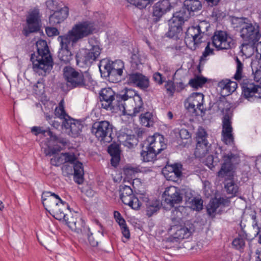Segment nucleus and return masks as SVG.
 Returning a JSON list of instances; mask_svg holds the SVG:
<instances>
[{
    "label": "nucleus",
    "instance_id": "a18cd8bd",
    "mask_svg": "<svg viewBox=\"0 0 261 261\" xmlns=\"http://www.w3.org/2000/svg\"><path fill=\"white\" fill-rule=\"evenodd\" d=\"M55 114L57 117L62 119L63 121L70 117L66 114L64 110V108L63 105V101H61L59 103V106L56 108L55 110Z\"/></svg>",
    "mask_w": 261,
    "mask_h": 261
},
{
    "label": "nucleus",
    "instance_id": "a878e982",
    "mask_svg": "<svg viewBox=\"0 0 261 261\" xmlns=\"http://www.w3.org/2000/svg\"><path fill=\"white\" fill-rule=\"evenodd\" d=\"M74 169V180L78 184H81L84 181V167L83 164L77 161L73 164Z\"/></svg>",
    "mask_w": 261,
    "mask_h": 261
},
{
    "label": "nucleus",
    "instance_id": "052dcab7",
    "mask_svg": "<svg viewBox=\"0 0 261 261\" xmlns=\"http://www.w3.org/2000/svg\"><path fill=\"white\" fill-rule=\"evenodd\" d=\"M114 216L116 221L119 224L120 226L122 225L125 224L126 222L125 220L121 216L120 213L118 211H115L114 212Z\"/></svg>",
    "mask_w": 261,
    "mask_h": 261
},
{
    "label": "nucleus",
    "instance_id": "1a4fd4ad",
    "mask_svg": "<svg viewBox=\"0 0 261 261\" xmlns=\"http://www.w3.org/2000/svg\"><path fill=\"white\" fill-rule=\"evenodd\" d=\"M100 100L101 102V107L107 110H112L115 108L116 106L119 107L121 110V107L125 110V108L123 103L118 105L115 103V92L111 88H106L102 89L99 93Z\"/></svg>",
    "mask_w": 261,
    "mask_h": 261
},
{
    "label": "nucleus",
    "instance_id": "c03bdc74",
    "mask_svg": "<svg viewBox=\"0 0 261 261\" xmlns=\"http://www.w3.org/2000/svg\"><path fill=\"white\" fill-rule=\"evenodd\" d=\"M140 119L142 124L146 127H149L153 125V116L151 113L146 112L141 115Z\"/></svg>",
    "mask_w": 261,
    "mask_h": 261
},
{
    "label": "nucleus",
    "instance_id": "f03ea898",
    "mask_svg": "<svg viewBox=\"0 0 261 261\" xmlns=\"http://www.w3.org/2000/svg\"><path fill=\"white\" fill-rule=\"evenodd\" d=\"M36 47L37 55L33 54L31 57L33 69L39 75L45 76L53 68V59L45 41H38L36 42Z\"/></svg>",
    "mask_w": 261,
    "mask_h": 261
},
{
    "label": "nucleus",
    "instance_id": "dca6fc26",
    "mask_svg": "<svg viewBox=\"0 0 261 261\" xmlns=\"http://www.w3.org/2000/svg\"><path fill=\"white\" fill-rule=\"evenodd\" d=\"M222 140L227 145L233 143L234 138L232 135V127L230 117L225 115L222 119Z\"/></svg>",
    "mask_w": 261,
    "mask_h": 261
},
{
    "label": "nucleus",
    "instance_id": "6e6552de",
    "mask_svg": "<svg viewBox=\"0 0 261 261\" xmlns=\"http://www.w3.org/2000/svg\"><path fill=\"white\" fill-rule=\"evenodd\" d=\"M48 135L50 137L48 148L44 150L46 155L51 156L69 146V142L68 140L63 138L58 137L54 135L52 132L48 131Z\"/></svg>",
    "mask_w": 261,
    "mask_h": 261
},
{
    "label": "nucleus",
    "instance_id": "b1692460",
    "mask_svg": "<svg viewBox=\"0 0 261 261\" xmlns=\"http://www.w3.org/2000/svg\"><path fill=\"white\" fill-rule=\"evenodd\" d=\"M68 15L67 7H64L57 11L51 15L49 18V22L51 25H56L63 21Z\"/></svg>",
    "mask_w": 261,
    "mask_h": 261
},
{
    "label": "nucleus",
    "instance_id": "4be33fe9",
    "mask_svg": "<svg viewBox=\"0 0 261 261\" xmlns=\"http://www.w3.org/2000/svg\"><path fill=\"white\" fill-rule=\"evenodd\" d=\"M218 87L220 89L221 95L226 96L229 95L236 90L238 84L236 82L225 79L219 82Z\"/></svg>",
    "mask_w": 261,
    "mask_h": 261
},
{
    "label": "nucleus",
    "instance_id": "a19ab883",
    "mask_svg": "<svg viewBox=\"0 0 261 261\" xmlns=\"http://www.w3.org/2000/svg\"><path fill=\"white\" fill-rule=\"evenodd\" d=\"M146 150H143L141 153V156L143 162H153L156 160L157 154L147 146Z\"/></svg>",
    "mask_w": 261,
    "mask_h": 261
},
{
    "label": "nucleus",
    "instance_id": "f704fd0d",
    "mask_svg": "<svg viewBox=\"0 0 261 261\" xmlns=\"http://www.w3.org/2000/svg\"><path fill=\"white\" fill-rule=\"evenodd\" d=\"M204 95L201 93H193L188 98V101L195 105L196 108L201 111L202 109Z\"/></svg>",
    "mask_w": 261,
    "mask_h": 261
},
{
    "label": "nucleus",
    "instance_id": "13d9d810",
    "mask_svg": "<svg viewBox=\"0 0 261 261\" xmlns=\"http://www.w3.org/2000/svg\"><path fill=\"white\" fill-rule=\"evenodd\" d=\"M49 131H50L49 130ZM48 130H46L43 129L41 126H33L31 128V132L33 133L35 136H38L39 134L44 135L45 133H48Z\"/></svg>",
    "mask_w": 261,
    "mask_h": 261
},
{
    "label": "nucleus",
    "instance_id": "0e129e2a",
    "mask_svg": "<svg viewBox=\"0 0 261 261\" xmlns=\"http://www.w3.org/2000/svg\"><path fill=\"white\" fill-rule=\"evenodd\" d=\"M153 79L154 81L159 85H162L164 82L163 76L160 73L158 72H155L153 74Z\"/></svg>",
    "mask_w": 261,
    "mask_h": 261
},
{
    "label": "nucleus",
    "instance_id": "2f4dec72",
    "mask_svg": "<svg viewBox=\"0 0 261 261\" xmlns=\"http://www.w3.org/2000/svg\"><path fill=\"white\" fill-rule=\"evenodd\" d=\"M226 199L223 197L211 200L207 206V212L210 215H213L220 204H224Z\"/></svg>",
    "mask_w": 261,
    "mask_h": 261
},
{
    "label": "nucleus",
    "instance_id": "cd10ccee",
    "mask_svg": "<svg viewBox=\"0 0 261 261\" xmlns=\"http://www.w3.org/2000/svg\"><path fill=\"white\" fill-rule=\"evenodd\" d=\"M182 166L179 164H174L171 166H167L165 167L162 170L163 174L166 177H171L172 175L169 176L168 172L171 174H174L176 177H179L181 174Z\"/></svg>",
    "mask_w": 261,
    "mask_h": 261
},
{
    "label": "nucleus",
    "instance_id": "5701e85b",
    "mask_svg": "<svg viewBox=\"0 0 261 261\" xmlns=\"http://www.w3.org/2000/svg\"><path fill=\"white\" fill-rule=\"evenodd\" d=\"M96 60L95 55H93L92 57L84 49L80 50L76 55V64L80 67H83L84 65L89 66Z\"/></svg>",
    "mask_w": 261,
    "mask_h": 261
},
{
    "label": "nucleus",
    "instance_id": "3c124183",
    "mask_svg": "<svg viewBox=\"0 0 261 261\" xmlns=\"http://www.w3.org/2000/svg\"><path fill=\"white\" fill-rule=\"evenodd\" d=\"M207 134L206 130L202 127H199L196 134V142H204L207 141Z\"/></svg>",
    "mask_w": 261,
    "mask_h": 261
},
{
    "label": "nucleus",
    "instance_id": "aec40b11",
    "mask_svg": "<svg viewBox=\"0 0 261 261\" xmlns=\"http://www.w3.org/2000/svg\"><path fill=\"white\" fill-rule=\"evenodd\" d=\"M147 141L149 143L147 147L157 154L166 148V144L165 143L164 138L162 135L150 136L147 138Z\"/></svg>",
    "mask_w": 261,
    "mask_h": 261
},
{
    "label": "nucleus",
    "instance_id": "774afa93",
    "mask_svg": "<svg viewBox=\"0 0 261 261\" xmlns=\"http://www.w3.org/2000/svg\"><path fill=\"white\" fill-rule=\"evenodd\" d=\"M44 88V85L41 82H38L33 87L34 90L36 93H41L43 89Z\"/></svg>",
    "mask_w": 261,
    "mask_h": 261
},
{
    "label": "nucleus",
    "instance_id": "c85d7f7f",
    "mask_svg": "<svg viewBox=\"0 0 261 261\" xmlns=\"http://www.w3.org/2000/svg\"><path fill=\"white\" fill-rule=\"evenodd\" d=\"M258 41H244V43L241 46V52L243 55L245 56L246 58H249L252 56L255 50V44Z\"/></svg>",
    "mask_w": 261,
    "mask_h": 261
},
{
    "label": "nucleus",
    "instance_id": "49530a36",
    "mask_svg": "<svg viewBox=\"0 0 261 261\" xmlns=\"http://www.w3.org/2000/svg\"><path fill=\"white\" fill-rule=\"evenodd\" d=\"M135 107L134 108L133 116H136L138 113L143 110V102L141 96H136L135 98Z\"/></svg>",
    "mask_w": 261,
    "mask_h": 261
},
{
    "label": "nucleus",
    "instance_id": "5fc2aeb1",
    "mask_svg": "<svg viewBox=\"0 0 261 261\" xmlns=\"http://www.w3.org/2000/svg\"><path fill=\"white\" fill-rule=\"evenodd\" d=\"M86 52L91 56L95 55V59H97L101 53V48L98 44L93 45L89 49H85Z\"/></svg>",
    "mask_w": 261,
    "mask_h": 261
},
{
    "label": "nucleus",
    "instance_id": "8fccbe9b",
    "mask_svg": "<svg viewBox=\"0 0 261 261\" xmlns=\"http://www.w3.org/2000/svg\"><path fill=\"white\" fill-rule=\"evenodd\" d=\"M154 0H127V1L137 7L139 9H142L145 8L147 5L150 3H152Z\"/></svg>",
    "mask_w": 261,
    "mask_h": 261
},
{
    "label": "nucleus",
    "instance_id": "4468645a",
    "mask_svg": "<svg viewBox=\"0 0 261 261\" xmlns=\"http://www.w3.org/2000/svg\"><path fill=\"white\" fill-rule=\"evenodd\" d=\"M41 15L38 9L31 10L27 18L28 26L23 29V34L28 36L30 33L37 32L40 29Z\"/></svg>",
    "mask_w": 261,
    "mask_h": 261
},
{
    "label": "nucleus",
    "instance_id": "c756f323",
    "mask_svg": "<svg viewBox=\"0 0 261 261\" xmlns=\"http://www.w3.org/2000/svg\"><path fill=\"white\" fill-rule=\"evenodd\" d=\"M144 201L146 202V213L149 217L152 216L160 208V202L159 200L150 201L147 197H145Z\"/></svg>",
    "mask_w": 261,
    "mask_h": 261
},
{
    "label": "nucleus",
    "instance_id": "4c0bfd02",
    "mask_svg": "<svg viewBox=\"0 0 261 261\" xmlns=\"http://www.w3.org/2000/svg\"><path fill=\"white\" fill-rule=\"evenodd\" d=\"M190 12H186L184 8L178 12H176L173 14L172 20L173 22L177 21L183 23L185 21H187L190 17Z\"/></svg>",
    "mask_w": 261,
    "mask_h": 261
},
{
    "label": "nucleus",
    "instance_id": "ddd939ff",
    "mask_svg": "<svg viewBox=\"0 0 261 261\" xmlns=\"http://www.w3.org/2000/svg\"><path fill=\"white\" fill-rule=\"evenodd\" d=\"M240 34L244 41H258L261 37L259 25L255 23H252L250 20L240 29Z\"/></svg>",
    "mask_w": 261,
    "mask_h": 261
},
{
    "label": "nucleus",
    "instance_id": "680f3d73",
    "mask_svg": "<svg viewBox=\"0 0 261 261\" xmlns=\"http://www.w3.org/2000/svg\"><path fill=\"white\" fill-rule=\"evenodd\" d=\"M232 245L237 249H241L245 244V242L242 238H236L232 241Z\"/></svg>",
    "mask_w": 261,
    "mask_h": 261
},
{
    "label": "nucleus",
    "instance_id": "412c9836",
    "mask_svg": "<svg viewBox=\"0 0 261 261\" xmlns=\"http://www.w3.org/2000/svg\"><path fill=\"white\" fill-rule=\"evenodd\" d=\"M172 8L168 0H163L156 3L153 7V16L155 21H158L162 16L169 11Z\"/></svg>",
    "mask_w": 261,
    "mask_h": 261
},
{
    "label": "nucleus",
    "instance_id": "79ce46f5",
    "mask_svg": "<svg viewBox=\"0 0 261 261\" xmlns=\"http://www.w3.org/2000/svg\"><path fill=\"white\" fill-rule=\"evenodd\" d=\"M249 19L245 17H232L231 18V22L234 28H239L240 29L244 28L247 23L249 21Z\"/></svg>",
    "mask_w": 261,
    "mask_h": 261
},
{
    "label": "nucleus",
    "instance_id": "39448f33",
    "mask_svg": "<svg viewBox=\"0 0 261 261\" xmlns=\"http://www.w3.org/2000/svg\"><path fill=\"white\" fill-rule=\"evenodd\" d=\"M91 132L101 143H110L113 140V126L108 121L95 122L92 124Z\"/></svg>",
    "mask_w": 261,
    "mask_h": 261
},
{
    "label": "nucleus",
    "instance_id": "6ab92c4d",
    "mask_svg": "<svg viewBox=\"0 0 261 261\" xmlns=\"http://www.w3.org/2000/svg\"><path fill=\"white\" fill-rule=\"evenodd\" d=\"M241 84L242 88V95L248 100H252L253 99V95L256 90L257 85H255L252 80L243 77V79L238 81Z\"/></svg>",
    "mask_w": 261,
    "mask_h": 261
},
{
    "label": "nucleus",
    "instance_id": "864d4df0",
    "mask_svg": "<svg viewBox=\"0 0 261 261\" xmlns=\"http://www.w3.org/2000/svg\"><path fill=\"white\" fill-rule=\"evenodd\" d=\"M64 154L65 164L69 163L73 165L77 161V156L74 152L69 151L65 152Z\"/></svg>",
    "mask_w": 261,
    "mask_h": 261
},
{
    "label": "nucleus",
    "instance_id": "f257e3e1",
    "mask_svg": "<svg viewBox=\"0 0 261 261\" xmlns=\"http://www.w3.org/2000/svg\"><path fill=\"white\" fill-rule=\"evenodd\" d=\"M93 24L89 21H84L74 25L67 34L60 36L58 39L60 42L61 48L58 53V58L64 63H69L73 56L68 46L72 45L80 39L92 34Z\"/></svg>",
    "mask_w": 261,
    "mask_h": 261
},
{
    "label": "nucleus",
    "instance_id": "473e14b6",
    "mask_svg": "<svg viewBox=\"0 0 261 261\" xmlns=\"http://www.w3.org/2000/svg\"><path fill=\"white\" fill-rule=\"evenodd\" d=\"M182 23L177 21L173 22V20H169V31L167 35L169 37H173L180 33L182 31L181 25Z\"/></svg>",
    "mask_w": 261,
    "mask_h": 261
},
{
    "label": "nucleus",
    "instance_id": "423d86ee",
    "mask_svg": "<svg viewBox=\"0 0 261 261\" xmlns=\"http://www.w3.org/2000/svg\"><path fill=\"white\" fill-rule=\"evenodd\" d=\"M64 77L67 82V85L72 88L85 87L87 86V76L86 73L81 70L66 66L63 70Z\"/></svg>",
    "mask_w": 261,
    "mask_h": 261
},
{
    "label": "nucleus",
    "instance_id": "7ed1b4c3",
    "mask_svg": "<svg viewBox=\"0 0 261 261\" xmlns=\"http://www.w3.org/2000/svg\"><path fill=\"white\" fill-rule=\"evenodd\" d=\"M42 202L46 210L55 219L59 220L65 219L68 204L63 201L59 196L50 192H43L41 196Z\"/></svg>",
    "mask_w": 261,
    "mask_h": 261
},
{
    "label": "nucleus",
    "instance_id": "69168bd1",
    "mask_svg": "<svg viewBox=\"0 0 261 261\" xmlns=\"http://www.w3.org/2000/svg\"><path fill=\"white\" fill-rule=\"evenodd\" d=\"M46 34L49 37L56 36L59 34L58 30L55 28L47 27L45 29Z\"/></svg>",
    "mask_w": 261,
    "mask_h": 261
},
{
    "label": "nucleus",
    "instance_id": "f3484780",
    "mask_svg": "<svg viewBox=\"0 0 261 261\" xmlns=\"http://www.w3.org/2000/svg\"><path fill=\"white\" fill-rule=\"evenodd\" d=\"M165 201L170 206H173L174 204H178L181 202L182 193L177 187L170 186L166 189L164 192Z\"/></svg>",
    "mask_w": 261,
    "mask_h": 261
},
{
    "label": "nucleus",
    "instance_id": "7c9ffc66",
    "mask_svg": "<svg viewBox=\"0 0 261 261\" xmlns=\"http://www.w3.org/2000/svg\"><path fill=\"white\" fill-rule=\"evenodd\" d=\"M112 62L103 59L100 61L98 65L99 71L105 77H111Z\"/></svg>",
    "mask_w": 261,
    "mask_h": 261
},
{
    "label": "nucleus",
    "instance_id": "f8f14e48",
    "mask_svg": "<svg viewBox=\"0 0 261 261\" xmlns=\"http://www.w3.org/2000/svg\"><path fill=\"white\" fill-rule=\"evenodd\" d=\"M212 40L213 45L218 50L229 49L233 45L232 39L225 31H216Z\"/></svg>",
    "mask_w": 261,
    "mask_h": 261
},
{
    "label": "nucleus",
    "instance_id": "e2e57ef3",
    "mask_svg": "<svg viewBox=\"0 0 261 261\" xmlns=\"http://www.w3.org/2000/svg\"><path fill=\"white\" fill-rule=\"evenodd\" d=\"M125 92L126 93L127 97L133 98L135 101V98L136 96H140V95L135 90L132 89L125 88Z\"/></svg>",
    "mask_w": 261,
    "mask_h": 261
},
{
    "label": "nucleus",
    "instance_id": "37998d69",
    "mask_svg": "<svg viewBox=\"0 0 261 261\" xmlns=\"http://www.w3.org/2000/svg\"><path fill=\"white\" fill-rule=\"evenodd\" d=\"M207 79L202 76H196L189 81V84L193 88L198 89L202 87L206 82Z\"/></svg>",
    "mask_w": 261,
    "mask_h": 261
},
{
    "label": "nucleus",
    "instance_id": "bb28decb",
    "mask_svg": "<svg viewBox=\"0 0 261 261\" xmlns=\"http://www.w3.org/2000/svg\"><path fill=\"white\" fill-rule=\"evenodd\" d=\"M211 145L208 141L196 142V146L195 151V155L197 158H202L209 151Z\"/></svg>",
    "mask_w": 261,
    "mask_h": 261
},
{
    "label": "nucleus",
    "instance_id": "72a5a7b5",
    "mask_svg": "<svg viewBox=\"0 0 261 261\" xmlns=\"http://www.w3.org/2000/svg\"><path fill=\"white\" fill-rule=\"evenodd\" d=\"M71 230L83 234L89 231V228L86 227L84 221L80 216L76 220V223L72 225Z\"/></svg>",
    "mask_w": 261,
    "mask_h": 261
},
{
    "label": "nucleus",
    "instance_id": "0eeeda50",
    "mask_svg": "<svg viewBox=\"0 0 261 261\" xmlns=\"http://www.w3.org/2000/svg\"><path fill=\"white\" fill-rule=\"evenodd\" d=\"M222 158L223 163L221 170L218 172V176L222 177L230 176L236 165L240 163V156L237 152L229 151L227 153H224Z\"/></svg>",
    "mask_w": 261,
    "mask_h": 261
},
{
    "label": "nucleus",
    "instance_id": "20e7f679",
    "mask_svg": "<svg viewBox=\"0 0 261 261\" xmlns=\"http://www.w3.org/2000/svg\"><path fill=\"white\" fill-rule=\"evenodd\" d=\"M182 213L177 208H175L172 211L171 215V223L168 231L174 238L178 240H182L189 238L194 230L192 227L188 228L185 225H182L183 221L181 219Z\"/></svg>",
    "mask_w": 261,
    "mask_h": 261
},
{
    "label": "nucleus",
    "instance_id": "9b49d317",
    "mask_svg": "<svg viewBox=\"0 0 261 261\" xmlns=\"http://www.w3.org/2000/svg\"><path fill=\"white\" fill-rule=\"evenodd\" d=\"M120 199L122 202L129 206L132 208L137 210L141 206V203L138 198L133 194L129 186L121 185L119 189Z\"/></svg>",
    "mask_w": 261,
    "mask_h": 261
},
{
    "label": "nucleus",
    "instance_id": "a211bd4d",
    "mask_svg": "<svg viewBox=\"0 0 261 261\" xmlns=\"http://www.w3.org/2000/svg\"><path fill=\"white\" fill-rule=\"evenodd\" d=\"M62 126L66 130L67 133L73 137H76L80 135L83 127V125L78 121L67 118L62 122Z\"/></svg>",
    "mask_w": 261,
    "mask_h": 261
},
{
    "label": "nucleus",
    "instance_id": "4d7b16f0",
    "mask_svg": "<svg viewBox=\"0 0 261 261\" xmlns=\"http://www.w3.org/2000/svg\"><path fill=\"white\" fill-rule=\"evenodd\" d=\"M79 216V215L77 213H75L74 216L70 217L69 218L67 216V217L65 218V219H63L62 220H64L68 227L72 229V225L76 223V220H77Z\"/></svg>",
    "mask_w": 261,
    "mask_h": 261
},
{
    "label": "nucleus",
    "instance_id": "603ef678",
    "mask_svg": "<svg viewBox=\"0 0 261 261\" xmlns=\"http://www.w3.org/2000/svg\"><path fill=\"white\" fill-rule=\"evenodd\" d=\"M210 45V42H208L204 51L202 53V56L200 58L199 61L200 64L204 63L207 60V57L208 56L214 55V49L211 48Z\"/></svg>",
    "mask_w": 261,
    "mask_h": 261
},
{
    "label": "nucleus",
    "instance_id": "2eb2a0df",
    "mask_svg": "<svg viewBox=\"0 0 261 261\" xmlns=\"http://www.w3.org/2000/svg\"><path fill=\"white\" fill-rule=\"evenodd\" d=\"M126 82L129 85H133L140 89L145 90L149 86L148 77L139 72L129 74L126 76Z\"/></svg>",
    "mask_w": 261,
    "mask_h": 261
},
{
    "label": "nucleus",
    "instance_id": "58836bf2",
    "mask_svg": "<svg viewBox=\"0 0 261 261\" xmlns=\"http://www.w3.org/2000/svg\"><path fill=\"white\" fill-rule=\"evenodd\" d=\"M124 68L123 63L121 60H116L112 62L111 77L115 76H120L123 73V69Z\"/></svg>",
    "mask_w": 261,
    "mask_h": 261
},
{
    "label": "nucleus",
    "instance_id": "09e8293b",
    "mask_svg": "<svg viewBox=\"0 0 261 261\" xmlns=\"http://www.w3.org/2000/svg\"><path fill=\"white\" fill-rule=\"evenodd\" d=\"M64 153H62L59 155H55L50 159V163L55 166H59L61 165L65 164V160Z\"/></svg>",
    "mask_w": 261,
    "mask_h": 261
},
{
    "label": "nucleus",
    "instance_id": "ea45409f",
    "mask_svg": "<svg viewBox=\"0 0 261 261\" xmlns=\"http://www.w3.org/2000/svg\"><path fill=\"white\" fill-rule=\"evenodd\" d=\"M225 189L228 194H231L232 196H236L239 192L238 186L231 179L225 180Z\"/></svg>",
    "mask_w": 261,
    "mask_h": 261
},
{
    "label": "nucleus",
    "instance_id": "338daca9",
    "mask_svg": "<svg viewBox=\"0 0 261 261\" xmlns=\"http://www.w3.org/2000/svg\"><path fill=\"white\" fill-rule=\"evenodd\" d=\"M214 160V158L213 155H208L205 160V165L211 169H212L215 167Z\"/></svg>",
    "mask_w": 261,
    "mask_h": 261
},
{
    "label": "nucleus",
    "instance_id": "de8ad7c7",
    "mask_svg": "<svg viewBox=\"0 0 261 261\" xmlns=\"http://www.w3.org/2000/svg\"><path fill=\"white\" fill-rule=\"evenodd\" d=\"M234 60L236 61L237 64V70L236 72L234 75V78L237 81H240L243 79L244 76H242V71L243 68V64L241 62V61L237 57L234 58Z\"/></svg>",
    "mask_w": 261,
    "mask_h": 261
},
{
    "label": "nucleus",
    "instance_id": "6e6d98bb",
    "mask_svg": "<svg viewBox=\"0 0 261 261\" xmlns=\"http://www.w3.org/2000/svg\"><path fill=\"white\" fill-rule=\"evenodd\" d=\"M108 151L111 156L120 155V154L119 146L117 144H111L108 147Z\"/></svg>",
    "mask_w": 261,
    "mask_h": 261
},
{
    "label": "nucleus",
    "instance_id": "c9c22d12",
    "mask_svg": "<svg viewBox=\"0 0 261 261\" xmlns=\"http://www.w3.org/2000/svg\"><path fill=\"white\" fill-rule=\"evenodd\" d=\"M184 5L189 12L197 11L202 7L201 2L198 0H186Z\"/></svg>",
    "mask_w": 261,
    "mask_h": 261
},
{
    "label": "nucleus",
    "instance_id": "393cba45",
    "mask_svg": "<svg viewBox=\"0 0 261 261\" xmlns=\"http://www.w3.org/2000/svg\"><path fill=\"white\" fill-rule=\"evenodd\" d=\"M118 141L120 144L126 146L128 148L134 147L137 145L138 141L135 135H128L124 133H121L118 136Z\"/></svg>",
    "mask_w": 261,
    "mask_h": 261
},
{
    "label": "nucleus",
    "instance_id": "9d476101",
    "mask_svg": "<svg viewBox=\"0 0 261 261\" xmlns=\"http://www.w3.org/2000/svg\"><path fill=\"white\" fill-rule=\"evenodd\" d=\"M204 23L201 22L199 25L196 27H191L189 28L186 33L185 42L187 44L190 42L193 43V48L191 49L195 50L197 46L201 43L202 41L201 40L205 31L206 30L203 28Z\"/></svg>",
    "mask_w": 261,
    "mask_h": 261
},
{
    "label": "nucleus",
    "instance_id": "e433bc0d",
    "mask_svg": "<svg viewBox=\"0 0 261 261\" xmlns=\"http://www.w3.org/2000/svg\"><path fill=\"white\" fill-rule=\"evenodd\" d=\"M187 204L188 207L197 211H199L203 208V201L199 198H190L187 201Z\"/></svg>",
    "mask_w": 261,
    "mask_h": 261
},
{
    "label": "nucleus",
    "instance_id": "bf43d9fd",
    "mask_svg": "<svg viewBox=\"0 0 261 261\" xmlns=\"http://www.w3.org/2000/svg\"><path fill=\"white\" fill-rule=\"evenodd\" d=\"M165 87L168 93L172 96L175 92L174 83L171 81H168L166 82Z\"/></svg>",
    "mask_w": 261,
    "mask_h": 261
}]
</instances>
